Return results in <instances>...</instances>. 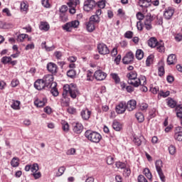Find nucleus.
<instances>
[{"label":"nucleus","mask_w":182,"mask_h":182,"mask_svg":"<svg viewBox=\"0 0 182 182\" xmlns=\"http://www.w3.org/2000/svg\"><path fill=\"white\" fill-rule=\"evenodd\" d=\"M73 132L77 134H80L83 132V125L81 123L77 122L74 124Z\"/></svg>","instance_id":"22"},{"label":"nucleus","mask_w":182,"mask_h":182,"mask_svg":"<svg viewBox=\"0 0 182 182\" xmlns=\"http://www.w3.org/2000/svg\"><path fill=\"white\" fill-rule=\"evenodd\" d=\"M66 168L65 166H60L58 168V171L56 173V177H60L65 173Z\"/></svg>","instance_id":"46"},{"label":"nucleus","mask_w":182,"mask_h":182,"mask_svg":"<svg viewBox=\"0 0 182 182\" xmlns=\"http://www.w3.org/2000/svg\"><path fill=\"white\" fill-rule=\"evenodd\" d=\"M169 154H171V156H174L177 151L176 146L173 144L170 145L168 148Z\"/></svg>","instance_id":"37"},{"label":"nucleus","mask_w":182,"mask_h":182,"mask_svg":"<svg viewBox=\"0 0 182 182\" xmlns=\"http://www.w3.org/2000/svg\"><path fill=\"white\" fill-rule=\"evenodd\" d=\"M135 117L136 120H138L139 123H143V122H144V115L143 114V113L137 112L135 114Z\"/></svg>","instance_id":"32"},{"label":"nucleus","mask_w":182,"mask_h":182,"mask_svg":"<svg viewBox=\"0 0 182 182\" xmlns=\"http://www.w3.org/2000/svg\"><path fill=\"white\" fill-rule=\"evenodd\" d=\"M165 72H164V67L161 66L159 68L158 70V75L159 76H163V75H164Z\"/></svg>","instance_id":"61"},{"label":"nucleus","mask_w":182,"mask_h":182,"mask_svg":"<svg viewBox=\"0 0 182 182\" xmlns=\"http://www.w3.org/2000/svg\"><path fill=\"white\" fill-rule=\"evenodd\" d=\"M53 86L50 87L51 90L50 92L53 95V96H58L59 95V92L58 91V88H56V86H58V84L56 82L53 83Z\"/></svg>","instance_id":"26"},{"label":"nucleus","mask_w":182,"mask_h":182,"mask_svg":"<svg viewBox=\"0 0 182 182\" xmlns=\"http://www.w3.org/2000/svg\"><path fill=\"white\" fill-rule=\"evenodd\" d=\"M177 63V56L176 54H171L167 58V64L168 65H176Z\"/></svg>","instance_id":"23"},{"label":"nucleus","mask_w":182,"mask_h":182,"mask_svg":"<svg viewBox=\"0 0 182 182\" xmlns=\"http://www.w3.org/2000/svg\"><path fill=\"white\" fill-rule=\"evenodd\" d=\"M66 11H68V6H62L60 9V12L61 13L60 15V19L62 22H66L68 21V16L65 14Z\"/></svg>","instance_id":"17"},{"label":"nucleus","mask_w":182,"mask_h":182,"mask_svg":"<svg viewBox=\"0 0 182 182\" xmlns=\"http://www.w3.org/2000/svg\"><path fill=\"white\" fill-rule=\"evenodd\" d=\"M96 6L95 0H87L84 2L83 9L85 12H90Z\"/></svg>","instance_id":"8"},{"label":"nucleus","mask_w":182,"mask_h":182,"mask_svg":"<svg viewBox=\"0 0 182 182\" xmlns=\"http://www.w3.org/2000/svg\"><path fill=\"white\" fill-rule=\"evenodd\" d=\"M126 104L124 102H119L115 107V111L117 114H123L126 112Z\"/></svg>","instance_id":"13"},{"label":"nucleus","mask_w":182,"mask_h":182,"mask_svg":"<svg viewBox=\"0 0 182 182\" xmlns=\"http://www.w3.org/2000/svg\"><path fill=\"white\" fill-rule=\"evenodd\" d=\"M46 103H48V100L46 99V97H43L41 99L37 98L34 101V105L37 107H43V106H45V105H46Z\"/></svg>","instance_id":"20"},{"label":"nucleus","mask_w":182,"mask_h":182,"mask_svg":"<svg viewBox=\"0 0 182 182\" xmlns=\"http://www.w3.org/2000/svg\"><path fill=\"white\" fill-rule=\"evenodd\" d=\"M139 80H140V83H139V85L141 86H145L146 82H147V80L145 76H141L140 78H139Z\"/></svg>","instance_id":"53"},{"label":"nucleus","mask_w":182,"mask_h":182,"mask_svg":"<svg viewBox=\"0 0 182 182\" xmlns=\"http://www.w3.org/2000/svg\"><path fill=\"white\" fill-rule=\"evenodd\" d=\"M148 45L150 48H156L158 52H164V43L163 41H157V39L154 37L148 41Z\"/></svg>","instance_id":"4"},{"label":"nucleus","mask_w":182,"mask_h":182,"mask_svg":"<svg viewBox=\"0 0 182 182\" xmlns=\"http://www.w3.org/2000/svg\"><path fill=\"white\" fill-rule=\"evenodd\" d=\"M143 173L149 180H151L153 176L151 175V172H150V169H149V168H145L143 171Z\"/></svg>","instance_id":"33"},{"label":"nucleus","mask_w":182,"mask_h":182,"mask_svg":"<svg viewBox=\"0 0 182 182\" xmlns=\"http://www.w3.org/2000/svg\"><path fill=\"white\" fill-rule=\"evenodd\" d=\"M115 166L118 168H121V170H123V168H126V164L123 162L117 161L115 164Z\"/></svg>","instance_id":"50"},{"label":"nucleus","mask_w":182,"mask_h":182,"mask_svg":"<svg viewBox=\"0 0 182 182\" xmlns=\"http://www.w3.org/2000/svg\"><path fill=\"white\" fill-rule=\"evenodd\" d=\"M143 56H144V53L141 50H137L136 52V58L138 60H141L143 59Z\"/></svg>","instance_id":"40"},{"label":"nucleus","mask_w":182,"mask_h":182,"mask_svg":"<svg viewBox=\"0 0 182 182\" xmlns=\"http://www.w3.org/2000/svg\"><path fill=\"white\" fill-rule=\"evenodd\" d=\"M86 28L88 32H93L95 29V23H92V21L86 23Z\"/></svg>","instance_id":"29"},{"label":"nucleus","mask_w":182,"mask_h":182,"mask_svg":"<svg viewBox=\"0 0 182 182\" xmlns=\"http://www.w3.org/2000/svg\"><path fill=\"white\" fill-rule=\"evenodd\" d=\"M47 69L50 73H58V65L53 63H48L47 64Z\"/></svg>","instance_id":"21"},{"label":"nucleus","mask_w":182,"mask_h":182,"mask_svg":"<svg viewBox=\"0 0 182 182\" xmlns=\"http://www.w3.org/2000/svg\"><path fill=\"white\" fill-rule=\"evenodd\" d=\"M76 153V149L75 148H71L68 149L66 152L68 156H73Z\"/></svg>","instance_id":"56"},{"label":"nucleus","mask_w":182,"mask_h":182,"mask_svg":"<svg viewBox=\"0 0 182 182\" xmlns=\"http://www.w3.org/2000/svg\"><path fill=\"white\" fill-rule=\"evenodd\" d=\"M91 114L92 112H90L87 108L83 109L80 112L81 117L83 120H89Z\"/></svg>","instance_id":"19"},{"label":"nucleus","mask_w":182,"mask_h":182,"mask_svg":"<svg viewBox=\"0 0 182 182\" xmlns=\"http://www.w3.org/2000/svg\"><path fill=\"white\" fill-rule=\"evenodd\" d=\"M139 5L141 8H149L151 5V0H139Z\"/></svg>","instance_id":"24"},{"label":"nucleus","mask_w":182,"mask_h":182,"mask_svg":"<svg viewBox=\"0 0 182 182\" xmlns=\"http://www.w3.org/2000/svg\"><path fill=\"white\" fill-rule=\"evenodd\" d=\"M107 76V75L106 73L102 71L101 70H98L94 73V77H95L96 80H105Z\"/></svg>","instance_id":"15"},{"label":"nucleus","mask_w":182,"mask_h":182,"mask_svg":"<svg viewBox=\"0 0 182 182\" xmlns=\"http://www.w3.org/2000/svg\"><path fill=\"white\" fill-rule=\"evenodd\" d=\"M90 22H92V23H98V22H100V17L95 14L90 17Z\"/></svg>","instance_id":"36"},{"label":"nucleus","mask_w":182,"mask_h":182,"mask_svg":"<svg viewBox=\"0 0 182 182\" xmlns=\"http://www.w3.org/2000/svg\"><path fill=\"white\" fill-rule=\"evenodd\" d=\"M93 73H92L90 70H88L87 73V80H88V82H92L93 81Z\"/></svg>","instance_id":"51"},{"label":"nucleus","mask_w":182,"mask_h":182,"mask_svg":"<svg viewBox=\"0 0 182 182\" xmlns=\"http://www.w3.org/2000/svg\"><path fill=\"white\" fill-rule=\"evenodd\" d=\"M50 28V27L47 22H43V21L41 22V24L39 26V28L41 31H45L46 32H47V31H49Z\"/></svg>","instance_id":"27"},{"label":"nucleus","mask_w":182,"mask_h":182,"mask_svg":"<svg viewBox=\"0 0 182 182\" xmlns=\"http://www.w3.org/2000/svg\"><path fill=\"white\" fill-rule=\"evenodd\" d=\"M173 137L175 140H177L178 141H182V127H175Z\"/></svg>","instance_id":"14"},{"label":"nucleus","mask_w":182,"mask_h":182,"mask_svg":"<svg viewBox=\"0 0 182 182\" xmlns=\"http://www.w3.org/2000/svg\"><path fill=\"white\" fill-rule=\"evenodd\" d=\"M154 21V16H151V14H149L146 16L145 17V21H144V26L145 28L147 31H150L151 29V22Z\"/></svg>","instance_id":"10"},{"label":"nucleus","mask_w":182,"mask_h":182,"mask_svg":"<svg viewBox=\"0 0 182 182\" xmlns=\"http://www.w3.org/2000/svg\"><path fill=\"white\" fill-rule=\"evenodd\" d=\"M67 110L70 113V114H75L76 113V109L73 107H69Z\"/></svg>","instance_id":"60"},{"label":"nucleus","mask_w":182,"mask_h":182,"mask_svg":"<svg viewBox=\"0 0 182 182\" xmlns=\"http://www.w3.org/2000/svg\"><path fill=\"white\" fill-rule=\"evenodd\" d=\"M137 180H138V182H149L147 181V179H146V177H144V176L143 175H139L138 176Z\"/></svg>","instance_id":"59"},{"label":"nucleus","mask_w":182,"mask_h":182,"mask_svg":"<svg viewBox=\"0 0 182 182\" xmlns=\"http://www.w3.org/2000/svg\"><path fill=\"white\" fill-rule=\"evenodd\" d=\"M97 49L100 55H109L110 53V50L107 46L103 43L97 44Z\"/></svg>","instance_id":"7"},{"label":"nucleus","mask_w":182,"mask_h":182,"mask_svg":"<svg viewBox=\"0 0 182 182\" xmlns=\"http://www.w3.org/2000/svg\"><path fill=\"white\" fill-rule=\"evenodd\" d=\"M124 65H129L134 60V54L132 51L128 52L122 59Z\"/></svg>","instance_id":"11"},{"label":"nucleus","mask_w":182,"mask_h":182,"mask_svg":"<svg viewBox=\"0 0 182 182\" xmlns=\"http://www.w3.org/2000/svg\"><path fill=\"white\" fill-rule=\"evenodd\" d=\"M42 80H43L46 87H52L53 85V83H55V82H53V75H44V77L42 78Z\"/></svg>","instance_id":"9"},{"label":"nucleus","mask_w":182,"mask_h":182,"mask_svg":"<svg viewBox=\"0 0 182 182\" xmlns=\"http://www.w3.org/2000/svg\"><path fill=\"white\" fill-rule=\"evenodd\" d=\"M137 106V102L134 100H130L127 102L126 107L128 112H133Z\"/></svg>","instance_id":"18"},{"label":"nucleus","mask_w":182,"mask_h":182,"mask_svg":"<svg viewBox=\"0 0 182 182\" xmlns=\"http://www.w3.org/2000/svg\"><path fill=\"white\" fill-rule=\"evenodd\" d=\"M33 49H35V43L33 42L27 44L25 47V50H32Z\"/></svg>","instance_id":"49"},{"label":"nucleus","mask_w":182,"mask_h":182,"mask_svg":"<svg viewBox=\"0 0 182 182\" xmlns=\"http://www.w3.org/2000/svg\"><path fill=\"white\" fill-rule=\"evenodd\" d=\"M33 177H34L35 180H38V178H41V177H42V173L39 171L34 172L33 173Z\"/></svg>","instance_id":"58"},{"label":"nucleus","mask_w":182,"mask_h":182,"mask_svg":"<svg viewBox=\"0 0 182 182\" xmlns=\"http://www.w3.org/2000/svg\"><path fill=\"white\" fill-rule=\"evenodd\" d=\"M68 94L70 95L72 99H76L77 95H79V90H77L76 85L71 83L70 85L67 84L63 86V97L66 99Z\"/></svg>","instance_id":"1"},{"label":"nucleus","mask_w":182,"mask_h":182,"mask_svg":"<svg viewBox=\"0 0 182 182\" xmlns=\"http://www.w3.org/2000/svg\"><path fill=\"white\" fill-rule=\"evenodd\" d=\"M181 40H182L181 34H176L175 36V41H176V42H181Z\"/></svg>","instance_id":"64"},{"label":"nucleus","mask_w":182,"mask_h":182,"mask_svg":"<svg viewBox=\"0 0 182 182\" xmlns=\"http://www.w3.org/2000/svg\"><path fill=\"white\" fill-rule=\"evenodd\" d=\"M97 6L100 9H104V8H105V6H106V0H101V1H98Z\"/></svg>","instance_id":"48"},{"label":"nucleus","mask_w":182,"mask_h":182,"mask_svg":"<svg viewBox=\"0 0 182 182\" xmlns=\"http://www.w3.org/2000/svg\"><path fill=\"white\" fill-rule=\"evenodd\" d=\"M69 1L67 3L68 6H77V5H79L80 4V1L79 0H68Z\"/></svg>","instance_id":"41"},{"label":"nucleus","mask_w":182,"mask_h":182,"mask_svg":"<svg viewBox=\"0 0 182 182\" xmlns=\"http://www.w3.org/2000/svg\"><path fill=\"white\" fill-rule=\"evenodd\" d=\"M41 48L43 49H46L47 52H52V50H55V46L48 47V46H46V42H43L41 43Z\"/></svg>","instance_id":"31"},{"label":"nucleus","mask_w":182,"mask_h":182,"mask_svg":"<svg viewBox=\"0 0 182 182\" xmlns=\"http://www.w3.org/2000/svg\"><path fill=\"white\" fill-rule=\"evenodd\" d=\"M67 76L71 79H73V77H75L76 76V71L73 69L69 70L67 72Z\"/></svg>","instance_id":"42"},{"label":"nucleus","mask_w":182,"mask_h":182,"mask_svg":"<svg viewBox=\"0 0 182 182\" xmlns=\"http://www.w3.org/2000/svg\"><path fill=\"white\" fill-rule=\"evenodd\" d=\"M124 176L125 177H129V176H130V174H132V171L130 170V168H127L125 167V168H124Z\"/></svg>","instance_id":"52"},{"label":"nucleus","mask_w":182,"mask_h":182,"mask_svg":"<svg viewBox=\"0 0 182 182\" xmlns=\"http://www.w3.org/2000/svg\"><path fill=\"white\" fill-rule=\"evenodd\" d=\"M110 76L113 80H114L115 83H120V77H119V75L117 73H112L110 74Z\"/></svg>","instance_id":"38"},{"label":"nucleus","mask_w":182,"mask_h":182,"mask_svg":"<svg viewBox=\"0 0 182 182\" xmlns=\"http://www.w3.org/2000/svg\"><path fill=\"white\" fill-rule=\"evenodd\" d=\"M79 25H80V22L77 20H74L66 23L63 26V28L64 31H66V32H72L73 29H77V28H79Z\"/></svg>","instance_id":"6"},{"label":"nucleus","mask_w":182,"mask_h":182,"mask_svg":"<svg viewBox=\"0 0 182 182\" xmlns=\"http://www.w3.org/2000/svg\"><path fill=\"white\" fill-rule=\"evenodd\" d=\"M12 167H18L19 166V158L14 157L11 161Z\"/></svg>","instance_id":"35"},{"label":"nucleus","mask_w":182,"mask_h":182,"mask_svg":"<svg viewBox=\"0 0 182 182\" xmlns=\"http://www.w3.org/2000/svg\"><path fill=\"white\" fill-rule=\"evenodd\" d=\"M167 105L169 107H171V109H174V107L177 106V102L171 98H168L167 100Z\"/></svg>","instance_id":"30"},{"label":"nucleus","mask_w":182,"mask_h":182,"mask_svg":"<svg viewBox=\"0 0 182 182\" xmlns=\"http://www.w3.org/2000/svg\"><path fill=\"white\" fill-rule=\"evenodd\" d=\"M139 108L142 112H146V110L149 109V105H147V103H142L140 105Z\"/></svg>","instance_id":"55"},{"label":"nucleus","mask_w":182,"mask_h":182,"mask_svg":"<svg viewBox=\"0 0 182 182\" xmlns=\"http://www.w3.org/2000/svg\"><path fill=\"white\" fill-rule=\"evenodd\" d=\"M61 124L63 126V130L64 132H69V124L65 121H62Z\"/></svg>","instance_id":"47"},{"label":"nucleus","mask_w":182,"mask_h":182,"mask_svg":"<svg viewBox=\"0 0 182 182\" xmlns=\"http://www.w3.org/2000/svg\"><path fill=\"white\" fill-rule=\"evenodd\" d=\"M28 38V34L21 33L17 36V42H23Z\"/></svg>","instance_id":"39"},{"label":"nucleus","mask_w":182,"mask_h":182,"mask_svg":"<svg viewBox=\"0 0 182 182\" xmlns=\"http://www.w3.org/2000/svg\"><path fill=\"white\" fill-rule=\"evenodd\" d=\"M144 140V137L139 136V137H134V143H135L136 146H141V141Z\"/></svg>","instance_id":"34"},{"label":"nucleus","mask_w":182,"mask_h":182,"mask_svg":"<svg viewBox=\"0 0 182 182\" xmlns=\"http://www.w3.org/2000/svg\"><path fill=\"white\" fill-rule=\"evenodd\" d=\"M114 163V159H113V157L108 156L107 159V164L110 166V165L113 164Z\"/></svg>","instance_id":"62"},{"label":"nucleus","mask_w":182,"mask_h":182,"mask_svg":"<svg viewBox=\"0 0 182 182\" xmlns=\"http://www.w3.org/2000/svg\"><path fill=\"white\" fill-rule=\"evenodd\" d=\"M155 167L156 170L159 174V176L160 178V180L162 182H166V176H164V173H163V161L161 160H157L155 162Z\"/></svg>","instance_id":"5"},{"label":"nucleus","mask_w":182,"mask_h":182,"mask_svg":"<svg viewBox=\"0 0 182 182\" xmlns=\"http://www.w3.org/2000/svg\"><path fill=\"white\" fill-rule=\"evenodd\" d=\"M112 127L116 132H120L123 129V125L117 120H114L112 122Z\"/></svg>","instance_id":"25"},{"label":"nucleus","mask_w":182,"mask_h":182,"mask_svg":"<svg viewBox=\"0 0 182 182\" xmlns=\"http://www.w3.org/2000/svg\"><path fill=\"white\" fill-rule=\"evenodd\" d=\"M154 59V55H150L149 56H148L146 58V66H150V65H151V63H153Z\"/></svg>","instance_id":"43"},{"label":"nucleus","mask_w":182,"mask_h":182,"mask_svg":"<svg viewBox=\"0 0 182 182\" xmlns=\"http://www.w3.org/2000/svg\"><path fill=\"white\" fill-rule=\"evenodd\" d=\"M39 171V165L38 164L35 163L31 165V173H38Z\"/></svg>","instance_id":"44"},{"label":"nucleus","mask_w":182,"mask_h":182,"mask_svg":"<svg viewBox=\"0 0 182 182\" xmlns=\"http://www.w3.org/2000/svg\"><path fill=\"white\" fill-rule=\"evenodd\" d=\"M12 60V58L4 56L1 58V63H4V65H7V63H11V61Z\"/></svg>","instance_id":"45"},{"label":"nucleus","mask_w":182,"mask_h":182,"mask_svg":"<svg viewBox=\"0 0 182 182\" xmlns=\"http://www.w3.org/2000/svg\"><path fill=\"white\" fill-rule=\"evenodd\" d=\"M11 87H16V86H18V85H19V80L14 79L11 81Z\"/></svg>","instance_id":"63"},{"label":"nucleus","mask_w":182,"mask_h":182,"mask_svg":"<svg viewBox=\"0 0 182 182\" xmlns=\"http://www.w3.org/2000/svg\"><path fill=\"white\" fill-rule=\"evenodd\" d=\"M124 37L127 39H132L133 38V32L131 31H128L125 33Z\"/></svg>","instance_id":"57"},{"label":"nucleus","mask_w":182,"mask_h":182,"mask_svg":"<svg viewBox=\"0 0 182 182\" xmlns=\"http://www.w3.org/2000/svg\"><path fill=\"white\" fill-rule=\"evenodd\" d=\"M174 8L173 7L166 8L164 12V18L167 21L171 19V18H173V15H174Z\"/></svg>","instance_id":"12"},{"label":"nucleus","mask_w":182,"mask_h":182,"mask_svg":"<svg viewBox=\"0 0 182 182\" xmlns=\"http://www.w3.org/2000/svg\"><path fill=\"white\" fill-rule=\"evenodd\" d=\"M20 105L21 102L18 100H13L11 105V107L14 110H19V109H21Z\"/></svg>","instance_id":"28"},{"label":"nucleus","mask_w":182,"mask_h":182,"mask_svg":"<svg viewBox=\"0 0 182 182\" xmlns=\"http://www.w3.org/2000/svg\"><path fill=\"white\" fill-rule=\"evenodd\" d=\"M129 85H132L134 87H139L140 86V78H137V73L136 71H131L127 75Z\"/></svg>","instance_id":"3"},{"label":"nucleus","mask_w":182,"mask_h":182,"mask_svg":"<svg viewBox=\"0 0 182 182\" xmlns=\"http://www.w3.org/2000/svg\"><path fill=\"white\" fill-rule=\"evenodd\" d=\"M34 87L37 90H43L46 87V84L43 79H38L34 82Z\"/></svg>","instance_id":"16"},{"label":"nucleus","mask_w":182,"mask_h":182,"mask_svg":"<svg viewBox=\"0 0 182 182\" xmlns=\"http://www.w3.org/2000/svg\"><path fill=\"white\" fill-rule=\"evenodd\" d=\"M41 4L44 8L50 7V3H49V0H41Z\"/></svg>","instance_id":"54"},{"label":"nucleus","mask_w":182,"mask_h":182,"mask_svg":"<svg viewBox=\"0 0 182 182\" xmlns=\"http://www.w3.org/2000/svg\"><path fill=\"white\" fill-rule=\"evenodd\" d=\"M85 136L92 143H100V140H102V135L97 132L87 130Z\"/></svg>","instance_id":"2"}]
</instances>
